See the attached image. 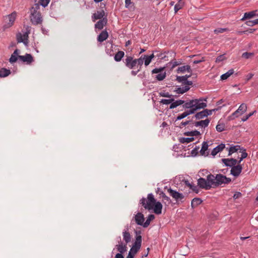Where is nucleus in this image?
<instances>
[{"mask_svg":"<svg viewBox=\"0 0 258 258\" xmlns=\"http://www.w3.org/2000/svg\"><path fill=\"white\" fill-rule=\"evenodd\" d=\"M230 178L221 174L216 175L210 174L207 178L201 177L198 180V184L200 188L209 190L212 188H216L222 184H228L231 182Z\"/></svg>","mask_w":258,"mask_h":258,"instance_id":"nucleus-1","label":"nucleus"},{"mask_svg":"<svg viewBox=\"0 0 258 258\" xmlns=\"http://www.w3.org/2000/svg\"><path fill=\"white\" fill-rule=\"evenodd\" d=\"M207 106V99L199 98L192 99L185 102L183 107L184 108L189 109L194 113L198 110L204 109Z\"/></svg>","mask_w":258,"mask_h":258,"instance_id":"nucleus-2","label":"nucleus"},{"mask_svg":"<svg viewBox=\"0 0 258 258\" xmlns=\"http://www.w3.org/2000/svg\"><path fill=\"white\" fill-rule=\"evenodd\" d=\"M40 6L39 4H35L30 9V18L31 22L34 25L41 24L42 22V18L39 11Z\"/></svg>","mask_w":258,"mask_h":258,"instance_id":"nucleus-3","label":"nucleus"},{"mask_svg":"<svg viewBox=\"0 0 258 258\" xmlns=\"http://www.w3.org/2000/svg\"><path fill=\"white\" fill-rule=\"evenodd\" d=\"M156 202V200L152 194H148L147 199L145 198H142L140 200V203L142 205L144 208L149 211L153 209L154 205Z\"/></svg>","mask_w":258,"mask_h":258,"instance_id":"nucleus-4","label":"nucleus"},{"mask_svg":"<svg viewBox=\"0 0 258 258\" xmlns=\"http://www.w3.org/2000/svg\"><path fill=\"white\" fill-rule=\"evenodd\" d=\"M17 13L15 12L4 17L3 26L4 30L11 27L14 25Z\"/></svg>","mask_w":258,"mask_h":258,"instance_id":"nucleus-5","label":"nucleus"},{"mask_svg":"<svg viewBox=\"0 0 258 258\" xmlns=\"http://www.w3.org/2000/svg\"><path fill=\"white\" fill-rule=\"evenodd\" d=\"M141 243L142 236L141 235H139L136 237V241L131 248L129 253H131V254L135 255L141 248Z\"/></svg>","mask_w":258,"mask_h":258,"instance_id":"nucleus-6","label":"nucleus"},{"mask_svg":"<svg viewBox=\"0 0 258 258\" xmlns=\"http://www.w3.org/2000/svg\"><path fill=\"white\" fill-rule=\"evenodd\" d=\"M246 110L247 105L244 103L241 104L239 108L228 117V119H234L235 117H237L239 115H241L244 113Z\"/></svg>","mask_w":258,"mask_h":258,"instance_id":"nucleus-7","label":"nucleus"},{"mask_svg":"<svg viewBox=\"0 0 258 258\" xmlns=\"http://www.w3.org/2000/svg\"><path fill=\"white\" fill-rule=\"evenodd\" d=\"M124 63L127 68L130 69H133L137 66L136 59H133V57L130 56H126L125 59Z\"/></svg>","mask_w":258,"mask_h":258,"instance_id":"nucleus-8","label":"nucleus"},{"mask_svg":"<svg viewBox=\"0 0 258 258\" xmlns=\"http://www.w3.org/2000/svg\"><path fill=\"white\" fill-rule=\"evenodd\" d=\"M242 170V165L237 163L234 165L230 170V173L235 177L238 176Z\"/></svg>","mask_w":258,"mask_h":258,"instance_id":"nucleus-9","label":"nucleus"},{"mask_svg":"<svg viewBox=\"0 0 258 258\" xmlns=\"http://www.w3.org/2000/svg\"><path fill=\"white\" fill-rule=\"evenodd\" d=\"M19 59L27 64H31L33 61V57L30 54L26 53L25 55H18Z\"/></svg>","mask_w":258,"mask_h":258,"instance_id":"nucleus-10","label":"nucleus"},{"mask_svg":"<svg viewBox=\"0 0 258 258\" xmlns=\"http://www.w3.org/2000/svg\"><path fill=\"white\" fill-rule=\"evenodd\" d=\"M168 191L170 195L176 201H181L184 198V196L182 194H180L171 188L169 189Z\"/></svg>","mask_w":258,"mask_h":258,"instance_id":"nucleus-11","label":"nucleus"},{"mask_svg":"<svg viewBox=\"0 0 258 258\" xmlns=\"http://www.w3.org/2000/svg\"><path fill=\"white\" fill-rule=\"evenodd\" d=\"M222 162L226 166L232 168L237 163V160L234 158H223Z\"/></svg>","mask_w":258,"mask_h":258,"instance_id":"nucleus-12","label":"nucleus"},{"mask_svg":"<svg viewBox=\"0 0 258 258\" xmlns=\"http://www.w3.org/2000/svg\"><path fill=\"white\" fill-rule=\"evenodd\" d=\"M115 248L117 249V251L119 252L118 253L122 254L127 250V244L120 241L118 244L115 245Z\"/></svg>","mask_w":258,"mask_h":258,"instance_id":"nucleus-13","label":"nucleus"},{"mask_svg":"<svg viewBox=\"0 0 258 258\" xmlns=\"http://www.w3.org/2000/svg\"><path fill=\"white\" fill-rule=\"evenodd\" d=\"M135 221L138 225L143 226L145 218L142 213H138L134 217Z\"/></svg>","mask_w":258,"mask_h":258,"instance_id":"nucleus-14","label":"nucleus"},{"mask_svg":"<svg viewBox=\"0 0 258 258\" xmlns=\"http://www.w3.org/2000/svg\"><path fill=\"white\" fill-rule=\"evenodd\" d=\"M210 122V119L207 118L204 120L196 121L194 123V124L196 127L200 126L202 128H203V127L205 128L206 127L208 126Z\"/></svg>","mask_w":258,"mask_h":258,"instance_id":"nucleus-15","label":"nucleus"},{"mask_svg":"<svg viewBox=\"0 0 258 258\" xmlns=\"http://www.w3.org/2000/svg\"><path fill=\"white\" fill-rule=\"evenodd\" d=\"M122 236L123 239L125 241V243L127 244L131 241L132 236L127 229L123 231Z\"/></svg>","mask_w":258,"mask_h":258,"instance_id":"nucleus-16","label":"nucleus"},{"mask_svg":"<svg viewBox=\"0 0 258 258\" xmlns=\"http://www.w3.org/2000/svg\"><path fill=\"white\" fill-rule=\"evenodd\" d=\"M162 205L159 202H155V205H154V208L152 210H153L154 212L157 215H159L162 213Z\"/></svg>","mask_w":258,"mask_h":258,"instance_id":"nucleus-17","label":"nucleus"},{"mask_svg":"<svg viewBox=\"0 0 258 258\" xmlns=\"http://www.w3.org/2000/svg\"><path fill=\"white\" fill-rule=\"evenodd\" d=\"M225 147V144H221L215 147L211 152L213 156L216 155L219 152L222 151Z\"/></svg>","mask_w":258,"mask_h":258,"instance_id":"nucleus-18","label":"nucleus"},{"mask_svg":"<svg viewBox=\"0 0 258 258\" xmlns=\"http://www.w3.org/2000/svg\"><path fill=\"white\" fill-rule=\"evenodd\" d=\"M185 72H187L188 73L191 72L190 67L189 65L179 67L177 70V73H184Z\"/></svg>","mask_w":258,"mask_h":258,"instance_id":"nucleus-19","label":"nucleus"},{"mask_svg":"<svg viewBox=\"0 0 258 258\" xmlns=\"http://www.w3.org/2000/svg\"><path fill=\"white\" fill-rule=\"evenodd\" d=\"M208 147L209 146L207 142H204L203 143L202 148L200 152L202 155L208 156L209 155V152L207 151Z\"/></svg>","mask_w":258,"mask_h":258,"instance_id":"nucleus-20","label":"nucleus"},{"mask_svg":"<svg viewBox=\"0 0 258 258\" xmlns=\"http://www.w3.org/2000/svg\"><path fill=\"white\" fill-rule=\"evenodd\" d=\"M256 11H253L250 12L245 13L244 14V16L241 19V21H244L248 19H251L254 17V16H258V15L256 14Z\"/></svg>","mask_w":258,"mask_h":258,"instance_id":"nucleus-21","label":"nucleus"},{"mask_svg":"<svg viewBox=\"0 0 258 258\" xmlns=\"http://www.w3.org/2000/svg\"><path fill=\"white\" fill-rule=\"evenodd\" d=\"M107 21L106 18H103L102 19L99 20L95 25V28L101 30L102 29H103L104 26L106 24Z\"/></svg>","mask_w":258,"mask_h":258,"instance_id":"nucleus-22","label":"nucleus"},{"mask_svg":"<svg viewBox=\"0 0 258 258\" xmlns=\"http://www.w3.org/2000/svg\"><path fill=\"white\" fill-rule=\"evenodd\" d=\"M108 37V33L106 31H103L98 35L97 40L99 42H102L107 39Z\"/></svg>","mask_w":258,"mask_h":258,"instance_id":"nucleus-23","label":"nucleus"},{"mask_svg":"<svg viewBox=\"0 0 258 258\" xmlns=\"http://www.w3.org/2000/svg\"><path fill=\"white\" fill-rule=\"evenodd\" d=\"M105 12L103 10H102L101 11H97V13L93 14V21H95V20L98 19H101L102 18H103Z\"/></svg>","mask_w":258,"mask_h":258,"instance_id":"nucleus-24","label":"nucleus"},{"mask_svg":"<svg viewBox=\"0 0 258 258\" xmlns=\"http://www.w3.org/2000/svg\"><path fill=\"white\" fill-rule=\"evenodd\" d=\"M191 114H193V111H191L190 109H188V110L185 111L182 113L178 115L176 117V120L183 119L184 117H186L187 116Z\"/></svg>","mask_w":258,"mask_h":258,"instance_id":"nucleus-25","label":"nucleus"},{"mask_svg":"<svg viewBox=\"0 0 258 258\" xmlns=\"http://www.w3.org/2000/svg\"><path fill=\"white\" fill-rule=\"evenodd\" d=\"M228 150V156L231 155L233 153L235 152H239L241 150L239 146H235L233 147H230L229 149L226 148Z\"/></svg>","mask_w":258,"mask_h":258,"instance_id":"nucleus-26","label":"nucleus"},{"mask_svg":"<svg viewBox=\"0 0 258 258\" xmlns=\"http://www.w3.org/2000/svg\"><path fill=\"white\" fill-rule=\"evenodd\" d=\"M189 87L188 86H184L183 85L182 87L176 88L175 92L177 94H183L184 93L189 90Z\"/></svg>","mask_w":258,"mask_h":258,"instance_id":"nucleus-27","label":"nucleus"},{"mask_svg":"<svg viewBox=\"0 0 258 258\" xmlns=\"http://www.w3.org/2000/svg\"><path fill=\"white\" fill-rule=\"evenodd\" d=\"M208 116V114L207 113V111L204 109V110L197 113L195 116L197 119H200Z\"/></svg>","mask_w":258,"mask_h":258,"instance_id":"nucleus-28","label":"nucleus"},{"mask_svg":"<svg viewBox=\"0 0 258 258\" xmlns=\"http://www.w3.org/2000/svg\"><path fill=\"white\" fill-rule=\"evenodd\" d=\"M225 124L220 120L216 125V128L218 132H222L225 130Z\"/></svg>","mask_w":258,"mask_h":258,"instance_id":"nucleus-29","label":"nucleus"},{"mask_svg":"<svg viewBox=\"0 0 258 258\" xmlns=\"http://www.w3.org/2000/svg\"><path fill=\"white\" fill-rule=\"evenodd\" d=\"M185 103L184 101L181 100H176L175 101H173L170 106V109H173L179 105L184 104Z\"/></svg>","mask_w":258,"mask_h":258,"instance_id":"nucleus-30","label":"nucleus"},{"mask_svg":"<svg viewBox=\"0 0 258 258\" xmlns=\"http://www.w3.org/2000/svg\"><path fill=\"white\" fill-rule=\"evenodd\" d=\"M184 5V2L183 0H179L178 2L174 6V11L176 13L178 11L182 8Z\"/></svg>","mask_w":258,"mask_h":258,"instance_id":"nucleus-31","label":"nucleus"},{"mask_svg":"<svg viewBox=\"0 0 258 258\" xmlns=\"http://www.w3.org/2000/svg\"><path fill=\"white\" fill-rule=\"evenodd\" d=\"M202 201L201 200V199L198 198H195L192 200L191 203V206L192 208H195V207H197L198 205H199L200 204H201L202 203Z\"/></svg>","mask_w":258,"mask_h":258,"instance_id":"nucleus-32","label":"nucleus"},{"mask_svg":"<svg viewBox=\"0 0 258 258\" xmlns=\"http://www.w3.org/2000/svg\"><path fill=\"white\" fill-rule=\"evenodd\" d=\"M155 219V216L153 214H150L149 215V216L147 218V219L146 220V222H144L143 227L144 228L147 227L150 224V222L151 221L154 220Z\"/></svg>","mask_w":258,"mask_h":258,"instance_id":"nucleus-33","label":"nucleus"},{"mask_svg":"<svg viewBox=\"0 0 258 258\" xmlns=\"http://www.w3.org/2000/svg\"><path fill=\"white\" fill-rule=\"evenodd\" d=\"M124 53L122 51H118L114 56V59L116 61H120L123 57Z\"/></svg>","mask_w":258,"mask_h":258,"instance_id":"nucleus-34","label":"nucleus"},{"mask_svg":"<svg viewBox=\"0 0 258 258\" xmlns=\"http://www.w3.org/2000/svg\"><path fill=\"white\" fill-rule=\"evenodd\" d=\"M233 73H234V70L233 69L229 70L227 73L221 75V79L222 80H226L231 75H232Z\"/></svg>","mask_w":258,"mask_h":258,"instance_id":"nucleus-35","label":"nucleus"},{"mask_svg":"<svg viewBox=\"0 0 258 258\" xmlns=\"http://www.w3.org/2000/svg\"><path fill=\"white\" fill-rule=\"evenodd\" d=\"M11 73L10 70L3 68L0 70V77H6L9 76Z\"/></svg>","mask_w":258,"mask_h":258,"instance_id":"nucleus-36","label":"nucleus"},{"mask_svg":"<svg viewBox=\"0 0 258 258\" xmlns=\"http://www.w3.org/2000/svg\"><path fill=\"white\" fill-rule=\"evenodd\" d=\"M239 153H241V157L238 158L239 159V160L238 161L237 160V163L240 164L242 160L247 157V154L246 153L245 150H240V151H239Z\"/></svg>","mask_w":258,"mask_h":258,"instance_id":"nucleus-37","label":"nucleus"},{"mask_svg":"<svg viewBox=\"0 0 258 258\" xmlns=\"http://www.w3.org/2000/svg\"><path fill=\"white\" fill-rule=\"evenodd\" d=\"M182 61L181 59H179L178 60H172L169 62V63L172 64L171 69H173L175 67L181 64L182 63Z\"/></svg>","mask_w":258,"mask_h":258,"instance_id":"nucleus-38","label":"nucleus"},{"mask_svg":"<svg viewBox=\"0 0 258 258\" xmlns=\"http://www.w3.org/2000/svg\"><path fill=\"white\" fill-rule=\"evenodd\" d=\"M166 73L165 72H164L160 74H158V75L156 76L155 78L158 81H160L163 80L166 78Z\"/></svg>","mask_w":258,"mask_h":258,"instance_id":"nucleus-39","label":"nucleus"},{"mask_svg":"<svg viewBox=\"0 0 258 258\" xmlns=\"http://www.w3.org/2000/svg\"><path fill=\"white\" fill-rule=\"evenodd\" d=\"M184 135L186 136H199L201 135L200 132L198 131H194L191 132H187L184 133Z\"/></svg>","mask_w":258,"mask_h":258,"instance_id":"nucleus-40","label":"nucleus"},{"mask_svg":"<svg viewBox=\"0 0 258 258\" xmlns=\"http://www.w3.org/2000/svg\"><path fill=\"white\" fill-rule=\"evenodd\" d=\"M194 140V138L190 137V138H182L180 139V142L181 143H189L191 142H192Z\"/></svg>","mask_w":258,"mask_h":258,"instance_id":"nucleus-41","label":"nucleus"},{"mask_svg":"<svg viewBox=\"0 0 258 258\" xmlns=\"http://www.w3.org/2000/svg\"><path fill=\"white\" fill-rule=\"evenodd\" d=\"M245 24L248 26H253L258 24V19L252 21H247L245 22Z\"/></svg>","mask_w":258,"mask_h":258,"instance_id":"nucleus-42","label":"nucleus"},{"mask_svg":"<svg viewBox=\"0 0 258 258\" xmlns=\"http://www.w3.org/2000/svg\"><path fill=\"white\" fill-rule=\"evenodd\" d=\"M136 64L138 66H140L139 69H141V66L143 65L144 63V58L143 57V55L141 56L138 59H136Z\"/></svg>","mask_w":258,"mask_h":258,"instance_id":"nucleus-43","label":"nucleus"},{"mask_svg":"<svg viewBox=\"0 0 258 258\" xmlns=\"http://www.w3.org/2000/svg\"><path fill=\"white\" fill-rule=\"evenodd\" d=\"M165 67H161L159 68H155L152 71V74H160L163 72Z\"/></svg>","mask_w":258,"mask_h":258,"instance_id":"nucleus-44","label":"nucleus"},{"mask_svg":"<svg viewBox=\"0 0 258 258\" xmlns=\"http://www.w3.org/2000/svg\"><path fill=\"white\" fill-rule=\"evenodd\" d=\"M18 58L19 57L18 56L15 55L14 54H12L9 59V61L12 63H14L17 61Z\"/></svg>","mask_w":258,"mask_h":258,"instance_id":"nucleus-45","label":"nucleus"},{"mask_svg":"<svg viewBox=\"0 0 258 258\" xmlns=\"http://www.w3.org/2000/svg\"><path fill=\"white\" fill-rule=\"evenodd\" d=\"M143 57L144 58V60H145V65L146 66H148L150 63L151 59H150L149 57H148V56L146 55H143Z\"/></svg>","mask_w":258,"mask_h":258,"instance_id":"nucleus-46","label":"nucleus"},{"mask_svg":"<svg viewBox=\"0 0 258 258\" xmlns=\"http://www.w3.org/2000/svg\"><path fill=\"white\" fill-rule=\"evenodd\" d=\"M174 101L173 99H162L160 101L163 104H169Z\"/></svg>","mask_w":258,"mask_h":258,"instance_id":"nucleus-47","label":"nucleus"},{"mask_svg":"<svg viewBox=\"0 0 258 258\" xmlns=\"http://www.w3.org/2000/svg\"><path fill=\"white\" fill-rule=\"evenodd\" d=\"M253 55V53H250V52H244L242 54V57L244 58H249L251 56H252Z\"/></svg>","mask_w":258,"mask_h":258,"instance_id":"nucleus-48","label":"nucleus"},{"mask_svg":"<svg viewBox=\"0 0 258 258\" xmlns=\"http://www.w3.org/2000/svg\"><path fill=\"white\" fill-rule=\"evenodd\" d=\"M50 0H39V4L43 7H45L49 3Z\"/></svg>","mask_w":258,"mask_h":258,"instance_id":"nucleus-49","label":"nucleus"},{"mask_svg":"<svg viewBox=\"0 0 258 258\" xmlns=\"http://www.w3.org/2000/svg\"><path fill=\"white\" fill-rule=\"evenodd\" d=\"M256 112V111H254L252 112H250L248 114H247V115H246L245 116H244L242 118V121H246L250 116H251L255 112Z\"/></svg>","mask_w":258,"mask_h":258,"instance_id":"nucleus-50","label":"nucleus"},{"mask_svg":"<svg viewBox=\"0 0 258 258\" xmlns=\"http://www.w3.org/2000/svg\"><path fill=\"white\" fill-rule=\"evenodd\" d=\"M163 200L165 201V203H167L168 204H169L171 203V200L170 198L167 197L166 195L164 194L162 196Z\"/></svg>","mask_w":258,"mask_h":258,"instance_id":"nucleus-51","label":"nucleus"},{"mask_svg":"<svg viewBox=\"0 0 258 258\" xmlns=\"http://www.w3.org/2000/svg\"><path fill=\"white\" fill-rule=\"evenodd\" d=\"M160 95L162 97H169V98L171 97L172 96V95H170L168 92H165V91L160 92Z\"/></svg>","mask_w":258,"mask_h":258,"instance_id":"nucleus-52","label":"nucleus"},{"mask_svg":"<svg viewBox=\"0 0 258 258\" xmlns=\"http://www.w3.org/2000/svg\"><path fill=\"white\" fill-rule=\"evenodd\" d=\"M227 30L225 28H218L214 30V32L216 34L222 33L225 32Z\"/></svg>","mask_w":258,"mask_h":258,"instance_id":"nucleus-53","label":"nucleus"},{"mask_svg":"<svg viewBox=\"0 0 258 258\" xmlns=\"http://www.w3.org/2000/svg\"><path fill=\"white\" fill-rule=\"evenodd\" d=\"M17 40L18 42H23L25 44H26V42L24 41V39L21 34H19V35L17 36Z\"/></svg>","mask_w":258,"mask_h":258,"instance_id":"nucleus-54","label":"nucleus"},{"mask_svg":"<svg viewBox=\"0 0 258 258\" xmlns=\"http://www.w3.org/2000/svg\"><path fill=\"white\" fill-rule=\"evenodd\" d=\"M177 80L179 82H183V83H184L185 81H186L187 77H186V76H181V77H177Z\"/></svg>","mask_w":258,"mask_h":258,"instance_id":"nucleus-55","label":"nucleus"},{"mask_svg":"<svg viewBox=\"0 0 258 258\" xmlns=\"http://www.w3.org/2000/svg\"><path fill=\"white\" fill-rule=\"evenodd\" d=\"M185 183H186V185L187 186H188V187H189L190 188L192 189L194 191H196V190L197 188L196 186L192 185L191 184L189 183L188 181H186Z\"/></svg>","mask_w":258,"mask_h":258,"instance_id":"nucleus-56","label":"nucleus"},{"mask_svg":"<svg viewBox=\"0 0 258 258\" xmlns=\"http://www.w3.org/2000/svg\"><path fill=\"white\" fill-rule=\"evenodd\" d=\"M242 196V194L240 192H236L233 196L234 199L236 200L239 198H240Z\"/></svg>","mask_w":258,"mask_h":258,"instance_id":"nucleus-57","label":"nucleus"},{"mask_svg":"<svg viewBox=\"0 0 258 258\" xmlns=\"http://www.w3.org/2000/svg\"><path fill=\"white\" fill-rule=\"evenodd\" d=\"M190 120H188V121H185V122H182L180 124L179 127L180 128H182L183 126H185V125H186L187 124H188L190 123Z\"/></svg>","mask_w":258,"mask_h":258,"instance_id":"nucleus-58","label":"nucleus"},{"mask_svg":"<svg viewBox=\"0 0 258 258\" xmlns=\"http://www.w3.org/2000/svg\"><path fill=\"white\" fill-rule=\"evenodd\" d=\"M205 110L207 111V113L208 114V115H211L213 112H215L217 110H218L217 108L208 110V109H205Z\"/></svg>","mask_w":258,"mask_h":258,"instance_id":"nucleus-59","label":"nucleus"},{"mask_svg":"<svg viewBox=\"0 0 258 258\" xmlns=\"http://www.w3.org/2000/svg\"><path fill=\"white\" fill-rule=\"evenodd\" d=\"M224 59H225V57L224 55H220L217 57L216 61L219 62L222 61Z\"/></svg>","mask_w":258,"mask_h":258,"instance_id":"nucleus-60","label":"nucleus"},{"mask_svg":"<svg viewBox=\"0 0 258 258\" xmlns=\"http://www.w3.org/2000/svg\"><path fill=\"white\" fill-rule=\"evenodd\" d=\"M255 30L256 29H250L246 30L243 31V32L245 34L252 33L255 31Z\"/></svg>","mask_w":258,"mask_h":258,"instance_id":"nucleus-61","label":"nucleus"},{"mask_svg":"<svg viewBox=\"0 0 258 258\" xmlns=\"http://www.w3.org/2000/svg\"><path fill=\"white\" fill-rule=\"evenodd\" d=\"M22 36H23V38L24 39V41H25L27 44L28 38V34H27V33H25L23 35H22Z\"/></svg>","mask_w":258,"mask_h":258,"instance_id":"nucleus-62","label":"nucleus"},{"mask_svg":"<svg viewBox=\"0 0 258 258\" xmlns=\"http://www.w3.org/2000/svg\"><path fill=\"white\" fill-rule=\"evenodd\" d=\"M131 0H125V6L126 8H128L130 4H131Z\"/></svg>","mask_w":258,"mask_h":258,"instance_id":"nucleus-63","label":"nucleus"},{"mask_svg":"<svg viewBox=\"0 0 258 258\" xmlns=\"http://www.w3.org/2000/svg\"><path fill=\"white\" fill-rule=\"evenodd\" d=\"M114 258H124L122 254H121V253H117Z\"/></svg>","mask_w":258,"mask_h":258,"instance_id":"nucleus-64","label":"nucleus"}]
</instances>
